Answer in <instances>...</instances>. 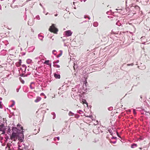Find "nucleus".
<instances>
[{
  "label": "nucleus",
  "instance_id": "f257e3e1",
  "mask_svg": "<svg viewBox=\"0 0 150 150\" xmlns=\"http://www.w3.org/2000/svg\"><path fill=\"white\" fill-rule=\"evenodd\" d=\"M49 30L51 33L55 34H57L58 31V30L55 27V25L54 24H52V25L50 27Z\"/></svg>",
  "mask_w": 150,
  "mask_h": 150
},
{
  "label": "nucleus",
  "instance_id": "f03ea898",
  "mask_svg": "<svg viewBox=\"0 0 150 150\" xmlns=\"http://www.w3.org/2000/svg\"><path fill=\"white\" fill-rule=\"evenodd\" d=\"M18 136L17 133L13 132L10 136V139L11 140L15 141L17 139Z\"/></svg>",
  "mask_w": 150,
  "mask_h": 150
},
{
  "label": "nucleus",
  "instance_id": "7ed1b4c3",
  "mask_svg": "<svg viewBox=\"0 0 150 150\" xmlns=\"http://www.w3.org/2000/svg\"><path fill=\"white\" fill-rule=\"evenodd\" d=\"M28 146L23 144L19 145L18 150H29Z\"/></svg>",
  "mask_w": 150,
  "mask_h": 150
},
{
  "label": "nucleus",
  "instance_id": "20e7f679",
  "mask_svg": "<svg viewBox=\"0 0 150 150\" xmlns=\"http://www.w3.org/2000/svg\"><path fill=\"white\" fill-rule=\"evenodd\" d=\"M65 35L66 36L69 37L71 35L72 32L70 30H68L65 32Z\"/></svg>",
  "mask_w": 150,
  "mask_h": 150
},
{
  "label": "nucleus",
  "instance_id": "39448f33",
  "mask_svg": "<svg viewBox=\"0 0 150 150\" xmlns=\"http://www.w3.org/2000/svg\"><path fill=\"white\" fill-rule=\"evenodd\" d=\"M5 128H0V131L2 132V134H4L5 133Z\"/></svg>",
  "mask_w": 150,
  "mask_h": 150
},
{
  "label": "nucleus",
  "instance_id": "423d86ee",
  "mask_svg": "<svg viewBox=\"0 0 150 150\" xmlns=\"http://www.w3.org/2000/svg\"><path fill=\"white\" fill-rule=\"evenodd\" d=\"M54 77L57 79H60V76L59 74H54Z\"/></svg>",
  "mask_w": 150,
  "mask_h": 150
},
{
  "label": "nucleus",
  "instance_id": "0eeeda50",
  "mask_svg": "<svg viewBox=\"0 0 150 150\" xmlns=\"http://www.w3.org/2000/svg\"><path fill=\"white\" fill-rule=\"evenodd\" d=\"M41 99V98L39 97H38L35 100V102L37 103Z\"/></svg>",
  "mask_w": 150,
  "mask_h": 150
},
{
  "label": "nucleus",
  "instance_id": "6e6552de",
  "mask_svg": "<svg viewBox=\"0 0 150 150\" xmlns=\"http://www.w3.org/2000/svg\"><path fill=\"white\" fill-rule=\"evenodd\" d=\"M37 130V129H35L34 130L33 133L34 134H37L39 132V131H40V128L38 129V131H36Z\"/></svg>",
  "mask_w": 150,
  "mask_h": 150
},
{
  "label": "nucleus",
  "instance_id": "1a4fd4ad",
  "mask_svg": "<svg viewBox=\"0 0 150 150\" xmlns=\"http://www.w3.org/2000/svg\"><path fill=\"white\" fill-rule=\"evenodd\" d=\"M49 60H46V61H45V62L44 64H46L47 65H50V66H51V64H49Z\"/></svg>",
  "mask_w": 150,
  "mask_h": 150
},
{
  "label": "nucleus",
  "instance_id": "9d476101",
  "mask_svg": "<svg viewBox=\"0 0 150 150\" xmlns=\"http://www.w3.org/2000/svg\"><path fill=\"white\" fill-rule=\"evenodd\" d=\"M53 66L54 67H57V68H60V65H59L54 64V65H53Z\"/></svg>",
  "mask_w": 150,
  "mask_h": 150
},
{
  "label": "nucleus",
  "instance_id": "9b49d317",
  "mask_svg": "<svg viewBox=\"0 0 150 150\" xmlns=\"http://www.w3.org/2000/svg\"><path fill=\"white\" fill-rule=\"evenodd\" d=\"M137 146V144H132V146H131V147L132 148H134V146Z\"/></svg>",
  "mask_w": 150,
  "mask_h": 150
},
{
  "label": "nucleus",
  "instance_id": "f8f14e48",
  "mask_svg": "<svg viewBox=\"0 0 150 150\" xmlns=\"http://www.w3.org/2000/svg\"><path fill=\"white\" fill-rule=\"evenodd\" d=\"M31 61H32L31 60L28 59L27 60L26 62L27 63L29 64H30L31 62Z\"/></svg>",
  "mask_w": 150,
  "mask_h": 150
},
{
  "label": "nucleus",
  "instance_id": "ddd939ff",
  "mask_svg": "<svg viewBox=\"0 0 150 150\" xmlns=\"http://www.w3.org/2000/svg\"><path fill=\"white\" fill-rule=\"evenodd\" d=\"M5 128V127L4 124H2L0 125V128Z\"/></svg>",
  "mask_w": 150,
  "mask_h": 150
},
{
  "label": "nucleus",
  "instance_id": "4468645a",
  "mask_svg": "<svg viewBox=\"0 0 150 150\" xmlns=\"http://www.w3.org/2000/svg\"><path fill=\"white\" fill-rule=\"evenodd\" d=\"M62 51H61V52L58 55L57 57H60V56H62Z\"/></svg>",
  "mask_w": 150,
  "mask_h": 150
},
{
  "label": "nucleus",
  "instance_id": "2eb2a0df",
  "mask_svg": "<svg viewBox=\"0 0 150 150\" xmlns=\"http://www.w3.org/2000/svg\"><path fill=\"white\" fill-rule=\"evenodd\" d=\"M82 102H83V104H86L87 105V106H88V103H87L86 102V101L85 100V101H82Z\"/></svg>",
  "mask_w": 150,
  "mask_h": 150
},
{
  "label": "nucleus",
  "instance_id": "dca6fc26",
  "mask_svg": "<svg viewBox=\"0 0 150 150\" xmlns=\"http://www.w3.org/2000/svg\"><path fill=\"white\" fill-rule=\"evenodd\" d=\"M84 18H88L89 20H90V17H88V16H84Z\"/></svg>",
  "mask_w": 150,
  "mask_h": 150
},
{
  "label": "nucleus",
  "instance_id": "f3484780",
  "mask_svg": "<svg viewBox=\"0 0 150 150\" xmlns=\"http://www.w3.org/2000/svg\"><path fill=\"white\" fill-rule=\"evenodd\" d=\"M133 63L131 64H127V66H133Z\"/></svg>",
  "mask_w": 150,
  "mask_h": 150
},
{
  "label": "nucleus",
  "instance_id": "a211bd4d",
  "mask_svg": "<svg viewBox=\"0 0 150 150\" xmlns=\"http://www.w3.org/2000/svg\"><path fill=\"white\" fill-rule=\"evenodd\" d=\"M59 62V60H57L56 61L53 62L54 64L56 63H58Z\"/></svg>",
  "mask_w": 150,
  "mask_h": 150
},
{
  "label": "nucleus",
  "instance_id": "6ab92c4d",
  "mask_svg": "<svg viewBox=\"0 0 150 150\" xmlns=\"http://www.w3.org/2000/svg\"><path fill=\"white\" fill-rule=\"evenodd\" d=\"M21 60H19V62H18V63H19V64L20 65H21Z\"/></svg>",
  "mask_w": 150,
  "mask_h": 150
},
{
  "label": "nucleus",
  "instance_id": "aec40b11",
  "mask_svg": "<svg viewBox=\"0 0 150 150\" xmlns=\"http://www.w3.org/2000/svg\"><path fill=\"white\" fill-rule=\"evenodd\" d=\"M73 113H71V112H69V115H72V114Z\"/></svg>",
  "mask_w": 150,
  "mask_h": 150
},
{
  "label": "nucleus",
  "instance_id": "412c9836",
  "mask_svg": "<svg viewBox=\"0 0 150 150\" xmlns=\"http://www.w3.org/2000/svg\"><path fill=\"white\" fill-rule=\"evenodd\" d=\"M56 52V50H53L52 51V53H53V54H54V52Z\"/></svg>",
  "mask_w": 150,
  "mask_h": 150
},
{
  "label": "nucleus",
  "instance_id": "4be33fe9",
  "mask_svg": "<svg viewBox=\"0 0 150 150\" xmlns=\"http://www.w3.org/2000/svg\"><path fill=\"white\" fill-rule=\"evenodd\" d=\"M14 105V103H13L11 106V107H12Z\"/></svg>",
  "mask_w": 150,
  "mask_h": 150
},
{
  "label": "nucleus",
  "instance_id": "5701e85b",
  "mask_svg": "<svg viewBox=\"0 0 150 150\" xmlns=\"http://www.w3.org/2000/svg\"><path fill=\"white\" fill-rule=\"evenodd\" d=\"M56 138H57L58 140H59V137H57Z\"/></svg>",
  "mask_w": 150,
  "mask_h": 150
},
{
  "label": "nucleus",
  "instance_id": "b1692460",
  "mask_svg": "<svg viewBox=\"0 0 150 150\" xmlns=\"http://www.w3.org/2000/svg\"><path fill=\"white\" fill-rule=\"evenodd\" d=\"M21 125H20L18 124L17 125V126L18 127V126H21Z\"/></svg>",
  "mask_w": 150,
  "mask_h": 150
},
{
  "label": "nucleus",
  "instance_id": "393cba45",
  "mask_svg": "<svg viewBox=\"0 0 150 150\" xmlns=\"http://www.w3.org/2000/svg\"><path fill=\"white\" fill-rule=\"evenodd\" d=\"M20 141L21 142H22L23 141L22 139H20Z\"/></svg>",
  "mask_w": 150,
  "mask_h": 150
},
{
  "label": "nucleus",
  "instance_id": "a878e982",
  "mask_svg": "<svg viewBox=\"0 0 150 150\" xmlns=\"http://www.w3.org/2000/svg\"><path fill=\"white\" fill-rule=\"evenodd\" d=\"M44 95V94L43 93H41L40 94V95Z\"/></svg>",
  "mask_w": 150,
  "mask_h": 150
},
{
  "label": "nucleus",
  "instance_id": "bb28decb",
  "mask_svg": "<svg viewBox=\"0 0 150 150\" xmlns=\"http://www.w3.org/2000/svg\"><path fill=\"white\" fill-rule=\"evenodd\" d=\"M21 129H23V127H21Z\"/></svg>",
  "mask_w": 150,
  "mask_h": 150
},
{
  "label": "nucleus",
  "instance_id": "cd10ccee",
  "mask_svg": "<svg viewBox=\"0 0 150 150\" xmlns=\"http://www.w3.org/2000/svg\"><path fill=\"white\" fill-rule=\"evenodd\" d=\"M57 14H55V15H54V16H57Z\"/></svg>",
  "mask_w": 150,
  "mask_h": 150
},
{
  "label": "nucleus",
  "instance_id": "c85d7f7f",
  "mask_svg": "<svg viewBox=\"0 0 150 150\" xmlns=\"http://www.w3.org/2000/svg\"><path fill=\"white\" fill-rule=\"evenodd\" d=\"M146 115H148V113H147V114H146Z\"/></svg>",
  "mask_w": 150,
  "mask_h": 150
}]
</instances>
